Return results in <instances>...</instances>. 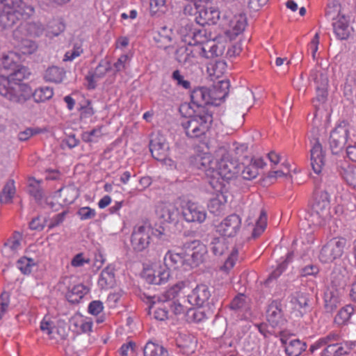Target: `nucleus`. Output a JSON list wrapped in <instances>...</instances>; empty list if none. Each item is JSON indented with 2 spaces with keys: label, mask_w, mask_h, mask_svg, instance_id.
I'll use <instances>...</instances> for the list:
<instances>
[{
  "label": "nucleus",
  "mask_w": 356,
  "mask_h": 356,
  "mask_svg": "<svg viewBox=\"0 0 356 356\" xmlns=\"http://www.w3.org/2000/svg\"><path fill=\"white\" fill-rule=\"evenodd\" d=\"M253 161V159H251L250 163L248 165L244 166L243 163L242 164L241 169V175L243 179L247 180H251L254 178H255L259 172L257 170V168L252 165V162Z\"/></svg>",
  "instance_id": "53"
},
{
  "label": "nucleus",
  "mask_w": 356,
  "mask_h": 356,
  "mask_svg": "<svg viewBox=\"0 0 356 356\" xmlns=\"http://www.w3.org/2000/svg\"><path fill=\"white\" fill-rule=\"evenodd\" d=\"M53 95V88L47 86L39 88L33 92V99L36 103L44 102L50 99Z\"/></svg>",
  "instance_id": "48"
},
{
  "label": "nucleus",
  "mask_w": 356,
  "mask_h": 356,
  "mask_svg": "<svg viewBox=\"0 0 356 356\" xmlns=\"http://www.w3.org/2000/svg\"><path fill=\"white\" fill-rule=\"evenodd\" d=\"M20 17L25 16L16 12L3 10L0 7V23L4 29L11 28L17 24L20 20Z\"/></svg>",
  "instance_id": "33"
},
{
  "label": "nucleus",
  "mask_w": 356,
  "mask_h": 356,
  "mask_svg": "<svg viewBox=\"0 0 356 356\" xmlns=\"http://www.w3.org/2000/svg\"><path fill=\"white\" fill-rule=\"evenodd\" d=\"M42 181L36 180L34 177H30L28 180V193L34 198L36 203L40 207L42 205L44 191L40 186Z\"/></svg>",
  "instance_id": "32"
},
{
  "label": "nucleus",
  "mask_w": 356,
  "mask_h": 356,
  "mask_svg": "<svg viewBox=\"0 0 356 356\" xmlns=\"http://www.w3.org/2000/svg\"><path fill=\"white\" fill-rule=\"evenodd\" d=\"M267 222V216L266 213L264 210H261L260 213V216L257 221L256 227L254 228L252 232V236L254 238H257L261 235V234L264 231L266 227Z\"/></svg>",
  "instance_id": "51"
},
{
  "label": "nucleus",
  "mask_w": 356,
  "mask_h": 356,
  "mask_svg": "<svg viewBox=\"0 0 356 356\" xmlns=\"http://www.w3.org/2000/svg\"><path fill=\"white\" fill-rule=\"evenodd\" d=\"M186 257V267L196 268L204 263L208 257L206 245L199 240L186 241L183 244Z\"/></svg>",
  "instance_id": "6"
},
{
  "label": "nucleus",
  "mask_w": 356,
  "mask_h": 356,
  "mask_svg": "<svg viewBox=\"0 0 356 356\" xmlns=\"http://www.w3.org/2000/svg\"><path fill=\"white\" fill-rule=\"evenodd\" d=\"M185 29H188V33H186V36L191 38L193 42L195 43H205L208 41L206 38V30L192 29V25L187 24L185 26Z\"/></svg>",
  "instance_id": "43"
},
{
  "label": "nucleus",
  "mask_w": 356,
  "mask_h": 356,
  "mask_svg": "<svg viewBox=\"0 0 356 356\" xmlns=\"http://www.w3.org/2000/svg\"><path fill=\"white\" fill-rule=\"evenodd\" d=\"M170 277V268L160 266L157 270L149 272L146 275V281L149 284H161L168 281Z\"/></svg>",
  "instance_id": "30"
},
{
  "label": "nucleus",
  "mask_w": 356,
  "mask_h": 356,
  "mask_svg": "<svg viewBox=\"0 0 356 356\" xmlns=\"http://www.w3.org/2000/svg\"><path fill=\"white\" fill-rule=\"evenodd\" d=\"M206 54L204 58H213L221 56L224 54L225 45L216 43L214 40H208L205 42Z\"/></svg>",
  "instance_id": "39"
},
{
  "label": "nucleus",
  "mask_w": 356,
  "mask_h": 356,
  "mask_svg": "<svg viewBox=\"0 0 356 356\" xmlns=\"http://www.w3.org/2000/svg\"><path fill=\"white\" fill-rule=\"evenodd\" d=\"M310 77L316 84L317 100L324 102L327 97V88L329 82L327 73L321 70H313L311 72Z\"/></svg>",
  "instance_id": "19"
},
{
  "label": "nucleus",
  "mask_w": 356,
  "mask_h": 356,
  "mask_svg": "<svg viewBox=\"0 0 356 356\" xmlns=\"http://www.w3.org/2000/svg\"><path fill=\"white\" fill-rule=\"evenodd\" d=\"M33 92L28 84H13L4 76L0 75V95L9 101L23 104L33 97Z\"/></svg>",
  "instance_id": "4"
},
{
  "label": "nucleus",
  "mask_w": 356,
  "mask_h": 356,
  "mask_svg": "<svg viewBox=\"0 0 356 356\" xmlns=\"http://www.w3.org/2000/svg\"><path fill=\"white\" fill-rule=\"evenodd\" d=\"M169 309L167 302H163L161 306L155 307L154 316L156 320L165 321L169 318Z\"/></svg>",
  "instance_id": "55"
},
{
  "label": "nucleus",
  "mask_w": 356,
  "mask_h": 356,
  "mask_svg": "<svg viewBox=\"0 0 356 356\" xmlns=\"http://www.w3.org/2000/svg\"><path fill=\"white\" fill-rule=\"evenodd\" d=\"M222 19L220 18V12L216 7H203L198 10V15L195 17V21L200 25L216 24L220 22L221 25Z\"/></svg>",
  "instance_id": "17"
},
{
  "label": "nucleus",
  "mask_w": 356,
  "mask_h": 356,
  "mask_svg": "<svg viewBox=\"0 0 356 356\" xmlns=\"http://www.w3.org/2000/svg\"><path fill=\"white\" fill-rule=\"evenodd\" d=\"M337 170L346 183L356 188V167L350 165L346 161L337 163Z\"/></svg>",
  "instance_id": "27"
},
{
  "label": "nucleus",
  "mask_w": 356,
  "mask_h": 356,
  "mask_svg": "<svg viewBox=\"0 0 356 356\" xmlns=\"http://www.w3.org/2000/svg\"><path fill=\"white\" fill-rule=\"evenodd\" d=\"M172 78L177 81V85L183 87L184 89L191 88V83L188 80H184V76L180 74L179 70H175L172 74Z\"/></svg>",
  "instance_id": "63"
},
{
  "label": "nucleus",
  "mask_w": 356,
  "mask_h": 356,
  "mask_svg": "<svg viewBox=\"0 0 356 356\" xmlns=\"http://www.w3.org/2000/svg\"><path fill=\"white\" fill-rule=\"evenodd\" d=\"M20 238L21 234L15 231L12 238H8L4 243V245L9 247L13 252H15L20 246Z\"/></svg>",
  "instance_id": "60"
},
{
  "label": "nucleus",
  "mask_w": 356,
  "mask_h": 356,
  "mask_svg": "<svg viewBox=\"0 0 356 356\" xmlns=\"http://www.w3.org/2000/svg\"><path fill=\"white\" fill-rule=\"evenodd\" d=\"M266 318L273 327L280 325L284 322L283 312L280 301L273 300L268 305L266 310Z\"/></svg>",
  "instance_id": "25"
},
{
  "label": "nucleus",
  "mask_w": 356,
  "mask_h": 356,
  "mask_svg": "<svg viewBox=\"0 0 356 356\" xmlns=\"http://www.w3.org/2000/svg\"><path fill=\"white\" fill-rule=\"evenodd\" d=\"M340 303L339 291L334 286L327 287L324 293V308L326 312L332 313Z\"/></svg>",
  "instance_id": "26"
},
{
  "label": "nucleus",
  "mask_w": 356,
  "mask_h": 356,
  "mask_svg": "<svg viewBox=\"0 0 356 356\" xmlns=\"http://www.w3.org/2000/svg\"><path fill=\"white\" fill-rule=\"evenodd\" d=\"M172 31L171 29L164 26L160 28L159 31L155 32L154 40L158 45V47L166 49L170 47L172 41Z\"/></svg>",
  "instance_id": "31"
},
{
  "label": "nucleus",
  "mask_w": 356,
  "mask_h": 356,
  "mask_svg": "<svg viewBox=\"0 0 356 356\" xmlns=\"http://www.w3.org/2000/svg\"><path fill=\"white\" fill-rule=\"evenodd\" d=\"M349 131L344 124L338 125L330 134L329 143L333 154H338L343 149L348 141Z\"/></svg>",
  "instance_id": "11"
},
{
  "label": "nucleus",
  "mask_w": 356,
  "mask_h": 356,
  "mask_svg": "<svg viewBox=\"0 0 356 356\" xmlns=\"http://www.w3.org/2000/svg\"><path fill=\"white\" fill-rule=\"evenodd\" d=\"M284 348L288 356H299L306 350L307 344L300 339H292L284 346Z\"/></svg>",
  "instance_id": "40"
},
{
  "label": "nucleus",
  "mask_w": 356,
  "mask_h": 356,
  "mask_svg": "<svg viewBox=\"0 0 356 356\" xmlns=\"http://www.w3.org/2000/svg\"><path fill=\"white\" fill-rule=\"evenodd\" d=\"M326 192L316 193L314 202L308 209L305 219L309 226L322 227L330 218L329 200Z\"/></svg>",
  "instance_id": "3"
},
{
  "label": "nucleus",
  "mask_w": 356,
  "mask_h": 356,
  "mask_svg": "<svg viewBox=\"0 0 356 356\" xmlns=\"http://www.w3.org/2000/svg\"><path fill=\"white\" fill-rule=\"evenodd\" d=\"M186 262L185 250H183V246L180 252H175L172 250H168L164 257L165 266L174 270L178 269L180 267L187 268Z\"/></svg>",
  "instance_id": "22"
},
{
  "label": "nucleus",
  "mask_w": 356,
  "mask_h": 356,
  "mask_svg": "<svg viewBox=\"0 0 356 356\" xmlns=\"http://www.w3.org/2000/svg\"><path fill=\"white\" fill-rule=\"evenodd\" d=\"M58 193L60 196L63 198L65 204H72L78 197L77 191L72 186L63 187L58 191Z\"/></svg>",
  "instance_id": "49"
},
{
  "label": "nucleus",
  "mask_w": 356,
  "mask_h": 356,
  "mask_svg": "<svg viewBox=\"0 0 356 356\" xmlns=\"http://www.w3.org/2000/svg\"><path fill=\"white\" fill-rule=\"evenodd\" d=\"M115 284L114 268L108 266L101 272L98 280V285L101 289H108L112 288Z\"/></svg>",
  "instance_id": "35"
},
{
  "label": "nucleus",
  "mask_w": 356,
  "mask_h": 356,
  "mask_svg": "<svg viewBox=\"0 0 356 356\" xmlns=\"http://www.w3.org/2000/svg\"><path fill=\"white\" fill-rule=\"evenodd\" d=\"M65 76V71L63 68L57 66L48 67L44 73V79L47 81L60 83Z\"/></svg>",
  "instance_id": "36"
},
{
  "label": "nucleus",
  "mask_w": 356,
  "mask_h": 356,
  "mask_svg": "<svg viewBox=\"0 0 356 356\" xmlns=\"http://www.w3.org/2000/svg\"><path fill=\"white\" fill-rule=\"evenodd\" d=\"M149 150L152 156L157 161H165L169 150L168 143L161 135L153 136L149 142Z\"/></svg>",
  "instance_id": "14"
},
{
  "label": "nucleus",
  "mask_w": 356,
  "mask_h": 356,
  "mask_svg": "<svg viewBox=\"0 0 356 356\" xmlns=\"http://www.w3.org/2000/svg\"><path fill=\"white\" fill-rule=\"evenodd\" d=\"M345 238H332L328 241L321 250L319 259L322 263H331L339 258L346 245Z\"/></svg>",
  "instance_id": "9"
},
{
  "label": "nucleus",
  "mask_w": 356,
  "mask_h": 356,
  "mask_svg": "<svg viewBox=\"0 0 356 356\" xmlns=\"http://www.w3.org/2000/svg\"><path fill=\"white\" fill-rule=\"evenodd\" d=\"M317 177H314L316 180H319L320 182L323 183L325 186L331 187L334 186V184L337 179L334 175L329 173L327 171L323 170L322 168V172L319 175H316Z\"/></svg>",
  "instance_id": "52"
},
{
  "label": "nucleus",
  "mask_w": 356,
  "mask_h": 356,
  "mask_svg": "<svg viewBox=\"0 0 356 356\" xmlns=\"http://www.w3.org/2000/svg\"><path fill=\"white\" fill-rule=\"evenodd\" d=\"M247 25V18L245 14L240 13L234 15L230 19H227L226 15L223 16L222 19L221 26H228L230 31L235 35L241 33L245 29Z\"/></svg>",
  "instance_id": "23"
},
{
  "label": "nucleus",
  "mask_w": 356,
  "mask_h": 356,
  "mask_svg": "<svg viewBox=\"0 0 356 356\" xmlns=\"http://www.w3.org/2000/svg\"><path fill=\"white\" fill-rule=\"evenodd\" d=\"M188 44L191 47V51H193V58L196 57L197 54L204 58L206 54L205 43H195L188 41Z\"/></svg>",
  "instance_id": "61"
},
{
  "label": "nucleus",
  "mask_w": 356,
  "mask_h": 356,
  "mask_svg": "<svg viewBox=\"0 0 356 356\" xmlns=\"http://www.w3.org/2000/svg\"><path fill=\"white\" fill-rule=\"evenodd\" d=\"M33 265V260L26 257L20 258L17 261V266L18 269L24 275L31 273V268Z\"/></svg>",
  "instance_id": "54"
},
{
  "label": "nucleus",
  "mask_w": 356,
  "mask_h": 356,
  "mask_svg": "<svg viewBox=\"0 0 356 356\" xmlns=\"http://www.w3.org/2000/svg\"><path fill=\"white\" fill-rule=\"evenodd\" d=\"M76 214L81 220H86L94 218L96 216V211L89 207H84L79 209Z\"/></svg>",
  "instance_id": "59"
},
{
  "label": "nucleus",
  "mask_w": 356,
  "mask_h": 356,
  "mask_svg": "<svg viewBox=\"0 0 356 356\" xmlns=\"http://www.w3.org/2000/svg\"><path fill=\"white\" fill-rule=\"evenodd\" d=\"M227 63L223 60H216L214 63H211L208 67V71L211 72L210 75H213L218 78L226 71Z\"/></svg>",
  "instance_id": "50"
},
{
  "label": "nucleus",
  "mask_w": 356,
  "mask_h": 356,
  "mask_svg": "<svg viewBox=\"0 0 356 356\" xmlns=\"http://www.w3.org/2000/svg\"><path fill=\"white\" fill-rule=\"evenodd\" d=\"M192 104L195 107L194 111H209L213 114L216 106H219V102H213L209 88L207 87H197L194 88L191 94Z\"/></svg>",
  "instance_id": "7"
},
{
  "label": "nucleus",
  "mask_w": 356,
  "mask_h": 356,
  "mask_svg": "<svg viewBox=\"0 0 356 356\" xmlns=\"http://www.w3.org/2000/svg\"><path fill=\"white\" fill-rule=\"evenodd\" d=\"M184 220L189 222H203L207 217L205 210L196 203L188 202L182 207L181 211Z\"/></svg>",
  "instance_id": "15"
},
{
  "label": "nucleus",
  "mask_w": 356,
  "mask_h": 356,
  "mask_svg": "<svg viewBox=\"0 0 356 356\" xmlns=\"http://www.w3.org/2000/svg\"><path fill=\"white\" fill-rule=\"evenodd\" d=\"M177 352L188 355L195 351L196 341L195 337L188 333H179L175 339Z\"/></svg>",
  "instance_id": "21"
},
{
  "label": "nucleus",
  "mask_w": 356,
  "mask_h": 356,
  "mask_svg": "<svg viewBox=\"0 0 356 356\" xmlns=\"http://www.w3.org/2000/svg\"><path fill=\"white\" fill-rule=\"evenodd\" d=\"M211 291L207 285L204 284H197L188 295V301L197 307H202L208 302L211 297Z\"/></svg>",
  "instance_id": "20"
},
{
  "label": "nucleus",
  "mask_w": 356,
  "mask_h": 356,
  "mask_svg": "<svg viewBox=\"0 0 356 356\" xmlns=\"http://www.w3.org/2000/svg\"><path fill=\"white\" fill-rule=\"evenodd\" d=\"M332 23L334 33L339 40H347L350 34L349 19L346 15H341Z\"/></svg>",
  "instance_id": "28"
},
{
  "label": "nucleus",
  "mask_w": 356,
  "mask_h": 356,
  "mask_svg": "<svg viewBox=\"0 0 356 356\" xmlns=\"http://www.w3.org/2000/svg\"><path fill=\"white\" fill-rule=\"evenodd\" d=\"M340 335L337 332H330L325 337L320 338L310 348V352L323 348L321 356H343L348 354V351L343 346L342 343H338Z\"/></svg>",
  "instance_id": "5"
},
{
  "label": "nucleus",
  "mask_w": 356,
  "mask_h": 356,
  "mask_svg": "<svg viewBox=\"0 0 356 356\" xmlns=\"http://www.w3.org/2000/svg\"><path fill=\"white\" fill-rule=\"evenodd\" d=\"M229 81L223 79L215 83L212 88H209L213 102H219L223 101L229 93Z\"/></svg>",
  "instance_id": "29"
},
{
  "label": "nucleus",
  "mask_w": 356,
  "mask_h": 356,
  "mask_svg": "<svg viewBox=\"0 0 356 356\" xmlns=\"http://www.w3.org/2000/svg\"><path fill=\"white\" fill-rule=\"evenodd\" d=\"M15 181L13 179L8 180L0 193L1 203L7 204L12 201L14 195L15 194Z\"/></svg>",
  "instance_id": "45"
},
{
  "label": "nucleus",
  "mask_w": 356,
  "mask_h": 356,
  "mask_svg": "<svg viewBox=\"0 0 356 356\" xmlns=\"http://www.w3.org/2000/svg\"><path fill=\"white\" fill-rule=\"evenodd\" d=\"M245 301L243 294L236 296L229 305V307L234 311L241 309L245 305Z\"/></svg>",
  "instance_id": "64"
},
{
  "label": "nucleus",
  "mask_w": 356,
  "mask_h": 356,
  "mask_svg": "<svg viewBox=\"0 0 356 356\" xmlns=\"http://www.w3.org/2000/svg\"><path fill=\"white\" fill-rule=\"evenodd\" d=\"M156 214L161 223H176L179 220V209L172 203H160L156 206Z\"/></svg>",
  "instance_id": "13"
},
{
  "label": "nucleus",
  "mask_w": 356,
  "mask_h": 356,
  "mask_svg": "<svg viewBox=\"0 0 356 356\" xmlns=\"http://www.w3.org/2000/svg\"><path fill=\"white\" fill-rule=\"evenodd\" d=\"M0 7L3 10L16 12L19 15L29 17L33 15L35 10L32 5L27 4L22 0H1Z\"/></svg>",
  "instance_id": "16"
},
{
  "label": "nucleus",
  "mask_w": 356,
  "mask_h": 356,
  "mask_svg": "<svg viewBox=\"0 0 356 356\" xmlns=\"http://www.w3.org/2000/svg\"><path fill=\"white\" fill-rule=\"evenodd\" d=\"M188 284V282H178L162 294V296L160 298L161 301L166 303L167 302L175 300V299L179 296L181 289H184Z\"/></svg>",
  "instance_id": "37"
},
{
  "label": "nucleus",
  "mask_w": 356,
  "mask_h": 356,
  "mask_svg": "<svg viewBox=\"0 0 356 356\" xmlns=\"http://www.w3.org/2000/svg\"><path fill=\"white\" fill-rule=\"evenodd\" d=\"M30 75L28 69L24 66L17 65L16 67H13V72L8 76H5L6 79L10 81V83L16 84L22 83V81L27 79Z\"/></svg>",
  "instance_id": "42"
},
{
  "label": "nucleus",
  "mask_w": 356,
  "mask_h": 356,
  "mask_svg": "<svg viewBox=\"0 0 356 356\" xmlns=\"http://www.w3.org/2000/svg\"><path fill=\"white\" fill-rule=\"evenodd\" d=\"M241 218L235 213L229 215L216 227V231L223 237L233 238L240 232Z\"/></svg>",
  "instance_id": "10"
},
{
  "label": "nucleus",
  "mask_w": 356,
  "mask_h": 356,
  "mask_svg": "<svg viewBox=\"0 0 356 356\" xmlns=\"http://www.w3.org/2000/svg\"><path fill=\"white\" fill-rule=\"evenodd\" d=\"M22 29V27L21 26H18L13 31L15 47L19 54L24 55L32 54L37 50L38 45L35 42L31 40L19 38V34Z\"/></svg>",
  "instance_id": "18"
},
{
  "label": "nucleus",
  "mask_w": 356,
  "mask_h": 356,
  "mask_svg": "<svg viewBox=\"0 0 356 356\" xmlns=\"http://www.w3.org/2000/svg\"><path fill=\"white\" fill-rule=\"evenodd\" d=\"M175 58L178 63L186 65L191 62L193 51H191L189 46L182 45L177 48L175 51Z\"/></svg>",
  "instance_id": "46"
},
{
  "label": "nucleus",
  "mask_w": 356,
  "mask_h": 356,
  "mask_svg": "<svg viewBox=\"0 0 356 356\" xmlns=\"http://www.w3.org/2000/svg\"><path fill=\"white\" fill-rule=\"evenodd\" d=\"M89 292V289L83 284H77L68 289L65 294L66 299L72 304H77Z\"/></svg>",
  "instance_id": "34"
},
{
  "label": "nucleus",
  "mask_w": 356,
  "mask_h": 356,
  "mask_svg": "<svg viewBox=\"0 0 356 356\" xmlns=\"http://www.w3.org/2000/svg\"><path fill=\"white\" fill-rule=\"evenodd\" d=\"M354 314V309L350 305H346L340 309L334 317V322L339 327L348 325L351 316Z\"/></svg>",
  "instance_id": "38"
},
{
  "label": "nucleus",
  "mask_w": 356,
  "mask_h": 356,
  "mask_svg": "<svg viewBox=\"0 0 356 356\" xmlns=\"http://www.w3.org/2000/svg\"><path fill=\"white\" fill-rule=\"evenodd\" d=\"M150 233V229L145 226L134 229L131 237V244L135 252H140L148 248L151 240Z\"/></svg>",
  "instance_id": "12"
},
{
  "label": "nucleus",
  "mask_w": 356,
  "mask_h": 356,
  "mask_svg": "<svg viewBox=\"0 0 356 356\" xmlns=\"http://www.w3.org/2000/svg\"><path fill=\"white\" fill-rule=\"evenodd\" d=\"M311 165L316 175L322 172V168L325 164V154L321 144L316 140L310 150Z\"/></svg>",
  "instance_id": "24"
},
{
  "label": "nucleus",
  "mask_w": 356,
  "mask_h": 356,
  "mask_svg": "<svg viewBox=\"0 0 356 356\" xmlns=\"http://www.w3.org/2000/svg\"><path fill=\"white\" fill-rule=\"evenodd\" d=\"M300 273L301 276L303 277L309 275L316 276L319 273V268L316 264H309L301 268Z\"/></svg>",
  "instance_id": "62"
},
{
  "label": "nucleus",
  "mask_w": 356,
  "mask_h": 356,
  "mask_svg": "<svg viewBox=\"0 0 356 356\" xmlns=\"http://www.w3.org/2000/svg\"><path fill=\"white\" fill-rule=\"evenodd\" d=\"M168 352L163 346L148 341L143 348V356H168Z\"/></svg>",
  "instance_id": "41"
},
{
  "label": "nucleus",
  "mask_w": 356,
  "mask_h": 356,
  "mask_svg": "<svg viewBox=\"0 0 356 356\" xmlns=\"http://www.w3.org/2000/svg\"><path fill=\"white\" fill-rule=\"evenodd\" d=\"M341 15V4L338 0L330 1L325 9V16L329 20H335Z\"/></svg>",
  "instance_id": "44"
},
{
  "label": "nucleus",
  "mask_w": 356,
  "mask_h": 356,
  "mask_svg": "<svg viewBox=\"0 0 356 356\" xmlns=\"http://www.w3.org/2000/svg\"><path fill=\"white\" fill-rule=\"evenodd\" d=\"M111 70V64L108 61L102 60L95 71L92 72L97 79L102 78Z\"/></svg>",
  "instance_id": "56"
},
{
  "label": "nucleus",
  "mask_w": 356,
  "mask_h": 356,
  "mask_svg": "<svg viewBox=\"0 0 356 356\" xmlns=\"http://www.w3.org/2000/svg\"><path fill=\"white\" fill-rule=\"evenodd\" d=\"M149 8L152 15H156L158 13H165L166 10L165 0H150Z\"/></svg>",
  "instance_id": "57"
},
{
  "label": "nucleus",
  "mask_w": 356,
  "mask_h": 356,
  "mask_svg": "<svg viewBox=\"0 0 356 356\" xmlns=\"http://www.w3.org/2000/svg\"><path fill=\"white\" fill-rule=\"evenodd\" d=\"M291 301L296 303L299 308H306L309 307V298L307 293L299 291L296 293Z\"/></svg>",
  "instance_id": "58"
},
{
  "label": "nucleus",
  "mask_w": 356,
  "mask_h": 356,
  "mask_svg": "<svg viewBox=\"0 0 356 356\" xmlns=\"http://www.w3.org/2000/svg\"><path fill=\"white\" fill-rule=\"evenodd\" d=\"M194 111V114L185 118L181 122L187 137L190 138H199L207 134L210 129L213 121V114L209 111Z\"/></svg>",
  "instance_id": "2"
},
{
  "label": "nucleus",
  "mask_w": 356,
  "mask_h": 356,
  "mask_svg": "<svg viewBox=\"0 0 356 356\" xmlns=\"http://www.w3.org/2000/svg\"><path fill=\"white\" fill-rule=\"evenodd\" d=\"M211 251L216 257L227 256L225 265L229 268L234 266L238 255V250L234 246L229 249V242L224 237H215L211 241Z\"/></svg>",
  "instance_id": "8"
},
{
  "label": "nucleus",
  "mask_w": 356,
  "mask_h": 356,
  "mask_svg": "<svg viewBox=\"0 0 356 356\" xmlns=\"http://www.w3.org/2000/svg\"><path fill=\"white\" fill-rule=\"evenodd\" d=\"M195 165L198 169L204 170L207 175L208 170L211 168L215 170L216 165H218V160L212 159L210 155L199 156L196 159Z\"/></svg>",
  "instance_id": "47"
},
{
  "label": "nucleus",
  "mask_w": 356,
  "mask_h": 356,
  "mask_svg": "<svg viewBox=\"0 0 356 356\" xmlns=\"http://www.w3.org/2000/svg\"><path fill=\"white\" fill-rule=\"evenodd\" d=\"M241 170V165L236 160L223 157L218 160L215 170H207V179L212 188L216 191H222L226 183L235 177Z\"/></svg>",
  "instance_id": "1"
}]
</instances>
